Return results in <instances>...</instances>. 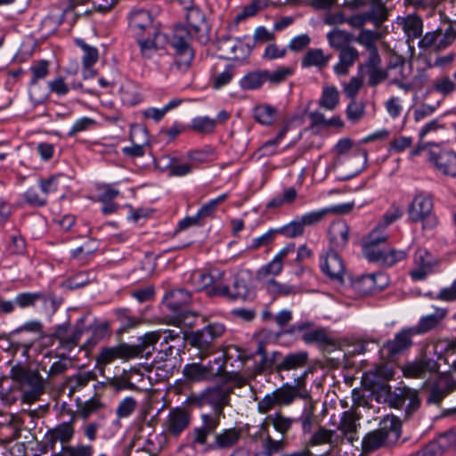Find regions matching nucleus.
Listing matches in <instances>:
<instances>
[{"label": "nucleus", "instance_id": "obj_30", "mask_svg": "<svg viewBox=\"0 0 456 456\" xmlns=\"http://www.w3.org/2000/svg\"><path fill=\"white\" fill-rule=\"evenodd\" d=\"M360 416L353 410L343 412L338 429L350 444L359 439L357 431L360 427Z\"/></svg>", "mask_w": 456, "mask_h": 456}, {"label": "nucleus", "instance_id": "obj_54", "mask_svg": "<svg viewBox=\"0 0 456 456\" xmlns=\"http://www.w3.org/2000/svg\"><path fill=\"white\" fill-rule=\"evenodd\" d=\"M379 38V33L370 29H362L354 41L362 45L367 52L378 51L376 42Z\"/></svg>", "mask_w": 456, "mask_h": 456}, {"label": "nucleus", "instance_id": "obj_18", "mask_svg": "<svg viewBox=\"0 0 456 456\" xmlns=\"http://www.w3.org/2000/svg\"><path fill=\"white\" fill-rule=\"evenodd\" d=\"M353 203L338 204L307 212L299 218L304 225L314 226L322 222L329 215H345L353 209Z\"/></svg>", "mask_w": 456, "mask_h": 456}, {"label": "nucleus", "instance_id": "obj_22", "mask_svg": "<svg viewBox=\"0 0 456 456\" xmlns=\"http://www.w3.org/2000/svg\"><path fill=\"white\" fill-rule=\"evenodd\" d=\"M456 389V381L446 374L440 375L430 386L428 404H439L445 396Z\"/></svg>", "mask_w": 456, "mask_h": 456}, {"label": "nucleus", "instance_id": "obj_43", "mask_svg": "<svg viewBox=\"0 0 456 456\" xmlns=\"http://www.w3.org/2000/svg\"><path fill=\"white\" fill-rule=\"evenodd\" d=\"M254 118L264 126H271L277 118V109L270 104H260L253 110Z\"/></svg>", "mask_w": 456, "mask_h": 456}, {"label": "nucleus", "instance_id": "obj_60", "mask_svg": "<svg viewBox=\"0 0 456 456\" xmlns=\"http://www.w3.org/2000/svg\"><path fill=\"white\" fill-rule=\"evenodd\" d=\"M276 231L277 233H281L286 238L293 239L302 236L305 232V227L300 218L297 217Z\"/></svg>", "mask_w": 456, "mask_h": 456}, {"label": "nucleus", "instance_id": "obj_16", "mask_svg": "<svg viewBox=\"0 0 456 456\" xmlns=\"http://www.w3.org/2000/svg\"><path fill=\"white\" fill-rule=\"evenodd\" d=\"M185 19L187 28L191 30L195 39L201 44L207 43L208 41L209 27L204 12L197 6L187 7Z\"/></svg>", "mask_w": 456, "mask_h": 456}, {"label": "nucleus", "instance_id": "obj_10", "mask_svg": "<svg viewBox=\"0 0 456 456\" xmlns=\"http://www.w3.org/2000/svg\"><path fill=\"white\" fill-rule=\"evenodd\" d=\"M38 301H41L47 311L51 313H55L61 304V301L56 297L55 294L50 291L20 292L16 295L12 302L14 303V306L17 305L24 309L34 307Z\"/></svg>", "mask_w": 456, "mask_h": 456}, {"label": "nucleus", "instance_id": "obj_49", "mask_svg": "<svg viewBox=\"0 0 456 456\" xmlns=\"http://www.w3.org/2000/svg\"><path fill=\"white\" fill-rule=\"evenodd\" d=\"M50 63L45 60L34 61L29 68L31 79L28 86H34L39 80L45 79L49 74Z\"/></svg>", "mask_w": 456, "mask_h": 456}, {"label": "nucleus", "instance_id": "obj_23", "mask_svg": "<svg viewBox=\"0 0 456 456\" xmlns=\"http://www.w3.org/2000/svg\"><path fill=\"white\" fill-rule=\"evenodd\" d=\"M388 235L386 232V228L378 225L373 229L369 235L362 241V254L368 261H371L382 250L379 245L386 243Z\"/></svg>", "mask_w": 456, "mask_h": 456}, {"label": "nucleus", "instance_id": "obj_28", "mask_svg": "<svg viewBox=\"0 0 456 456\" xmlns=\"http://www.w3.org/2000/svg\"><path fill=\"white\" fill-rule=\"evenodd\" d=\"M438 368L439 366L434 359L421 356L405 365L403 373L406 377L423 379L427 374L438 371Z\"/></svg>", "mask_w": 456, "mask_h": 456}, {"label": "nucleus", "instance_id": "obj_39", "mask_svg": "<svg viewBox=\"0 0 456 456\" xmlns=\"http://www.w3.org/2000/svg\"><path fill=\"white\" fill-rule=\"evenodd\" d=\"M276 397L279 407L290 405L297 398L304 396L300 393L298 386H292L289 384H284L280 388L273 391Z\"/></svg>", "mask_w": 456, "mask_h": 456}, {"label": "nucleus", "instance_id": "obj_48", "mask_svg": "<svg viewBox=\"0 0 456 456\" xmlns=\"http://www.w3.org/2000/svg\"><path fill=\"white\" fill-rule=\"evenodd\" d=\"M367 11L375 27H379L388 18V9L382 0H371L370 5Z\"/></svg>", "mask_w": 456, "mask_h": 456}, {"label": "nucleus", "instance_id": "obj_62", "mask_svg": "<svg viewBox=\"0 0 456 456\" xmlns=\"http://www.w3.org/2000/svg\"><path fill=\"white\" fill-rule=\"evenodd\" d=\"M116 317L120 322L121 331H126L129 329L134 328L139 324V319L131 314V312L126 308H118L115 311Z\"/></svg>", "mask_w": 456, "mask_h": 456}, {"label": "nucleus", "instance_id": "obj_25", "mask_svg": "<svg viewBox=\"0 0 456 456\" xmlns=\"http://www.w3.org/2000/svg\"><path fill=\"white\" fill-rule=\"evenodd\" d=\"M414 332L411 328L403 329L395 335V338L386 342L383 346V350L387 352L389 358H394L398 354H403L408 350L411 345V338Z\"/></svg>", "mask_w": 456, "mask_h": 456}, {"label": "nucleus", "instance_id": "obj_15", "mask_svg": "<svg viewBox=\"0 0 456 456\" xmlns=\"http://www.w3.org/2000/svg\"><path fill=\"white\" fill-rule=\"evenodd\" d=\"M296 250L295 243H289L281 248L273 258L272 261L263 265L257 272V278L266 284L268 280H274L283 269V262L287 256L293 254Z\"/></svg>", "mask_w": 456, "mask_h": 456}, {"label": "nucleus", "instance_id": "obj_34", "mask_svg": "<svg viewBox=\"0 0 456 456\" xmlns=\"http://www.w3.org/2000/svg\"><path fill=\"white\" fill-rule=\"evenodd\" d=\"M331 54H325L322 48H312L306 51L301 59L303 69L315 68L317 70H323L331 60Z\"/></svg>", "mask_w": 456, "mask_h": 456}, {"label": "nucleus", "instance_id": "obj_50", "mask_svg": "<svg viewBox=\"0 0 456 456\" xmlns=\"http://www.w3.org/2000/svg\"><path fill=\"white\" fill-rule=\"evenodd\" d=\"M94 448L91 444L63 445L61 452L52 456H93Z\"/></svg>", "mask_w": 456, "mask_h": 456}, {"label": "nucleus", "instance_id": "obj_56", "mask_svg": "<svg viewBox=\"0 0 456 456\" xmlns=\"http://www.w3.org/2000/svg\"><path fill=\"white\" fill-rule=\"evenodd\" d=\"M339 94L335 86H326L322 90L319 104L328 110H333L338 104Z\"/></svg>", "mask_w": 456, "mask_h": 456}, {"label": "nucleus", "instance_id": "obj_41", "mask_svg": "<svg viewBox=\"0 0 456 456\" xmlns=\"http://www.w3.org/2000/svg\"><path fill=\"white\" fill-rule=\"evenodd\" d=\"M96 375L92 371L77 373L66 379V386L69 389V395H74L76 392L86 387L91 380H94Z\"/></svg>", "mask_w": 456, "mask_h": 456}, {"label": "nucleus", "instance_id": "obj_9", "mask_svg": "<svg viewBox=\"0 0 456 456\" xmlns=\"http://www.w3.org/2000/svg\"><path fill=\"white\" fill-rule=\"evenodd\" d=\"M192 38H195V36L187 27L183 25L175 27L170 44L175 51V64L180 69H187L193 60L194 52L191 47Z\"/></svg>", "mask_w": 456, "mask_h": 456}, {"label": "nucleus", "instance_id": "obj_51", "mask_svg": "<svg viewBox=\"0 0 456 456\" xmlns=\"http://www.w3.org/2000/svg\"><path fill=\"white\" fill-rule=\"evenodd\" d=\"M216 126V119L209 117H196L190 125V128L201 134H209L214 133Z\"/></svg>", "mask_w": 456, "mask_h": 456}, {"label": "nucleus", "instance_id": "obj_19", "mask_svg": "<svg viewBox=\"0 0 456 456\" xmlns=\"http://www.w3.org/2000/svg\"><path fill=\"white\" fill-rule=\"evenodd\" d=\"M75 428L74 419L58 424L54 428L49 429L45 435V444L51 451H54L58 442L62 444H69L74 437Z\"/></svg>", "mask_w": 456, "mask_h": 456}, {"label": "nucleus", "instance_id": "obj_59", "mask_svg": "<svg viewBox=\"0 0 456 456\" xmlns=\"http://www.w3.org/2000/svg\"><path fill=\"white\" fill-rule=\"evenodd\" d=\"M288 128L285 126L279 131L276 136L266 141L259 149L261 157H268L276 153V149L287 134Z\"/></svg>", "mask_w": 456, "mask_h": 456}, {"label": "nucleus", "instance_id": "obj_32", "mask_svg": "<svg viewBox=\"0 0 456 456\" xmlns=\"http://www.w3.org/2000/svg\"><path fill=\"white\" fill-rule=\"evenodd\" d=\"M87 331H91V336L82 346V348L90 351L100 341L110 336V322L108 321L100 322L96 318L88 324Z\"/></svg>", "mask_w": 456, "mask_h": 456}, {"label": "nucleus", "instance_id": "obj_2", "mask_svg": "<svg viewBox=\"0 0 456 456\" xmlns=\"http://www.w3.org/2000/svg\"><path fill=\"white\" fill-rule=\"evenodd\" d=\"M224 273L217 268L193 271L187 284L195 291H206L210 297H228L230 288L224 281Z\"/></svg>", "mask_w": 456, "mask_h": 456}, {"label": "nucleus", "instance_id": "obj_57", "mask_svg": "<svg viewBox=\"0 0 456 456\" xmlns=\"http://www.w3.org/2000/svg\"><path fill=\"white\" fill-rule=\"evenodd\" d=\"M294 73V69L290 67H279L274 70H264L265 82L268 81L272 85H278L284 82L289 77Z\"/></svg>", "mask_w": 456, "mask_h": 456}, {"label": "nucleus", "instance_id": "obj_7", "mask_svg": "<svg viewBox=\"0 0 456 456\" xmlns=\"http://www.w3.org/2000/svg\"><path fill=\"white\" fill-rule=\"evenodd\" d=\"M433 199L429 194L419 191L415 194L408 208L409 219L412 223L422 224V230L432 231L437 225V217L433 212Z\"/></svg>", "mask_w": 456, "mask_h": 456}, {"label": "nucleus", "instance_id": "obj_26", "mask_svg": "<svg viewBox=\"0 0 456 456\" xmlns=\"http://www.w3.org/2000/svg\"><path fill=\"white\" fill-rule=\"evenodd\" d=\"M349 226L344 221H336L330 224L328 231L330 249L342 251L349 240Z\"/></svg>", "mask_w": 456, "mask_h": 456}, {"label": "nucleus", "instance_id": "obj_3", "mask_svg": "<svg viewBox=\"0 0 456 456\" xmlns=\"http://www.w3.org/2000/svg\"><path fill=\"white\" fill-rule=\"evenodd\" d=\"M10 375L26 403L35 402L45 392V382L37 370L18 363L11 368Z\"/></svg>", "mask_w": 456, "mask_h": 456}, {"label": "nucleus", "instance_id": "obj_37", "mask_svg": "<svg viewBox=\"0 0 456 456\" xmlns=\"http://www.w3.org/2000/svg\"><path fill=\"white\" fill-rule=\"evenodd\" d=\"M308 361V354L305 351L290 353L281 357L280 362L277 364V370H290L304 367Z\"/></svg>", "mask_w": 456, "mask_h": 456}, {"label": "nucleus", "instance_id": "obj_42", "mask_svg": "<svg viewBox=\"0 0 456 456\" xmlns=\"http://www.w3.org/2000/svg\"><path fill=\"white\" fill-rule=\"evenodd\" d=\"M327 40L331 48L341 51L352 46L350 43L353 40V35L347 31L334 28L327 34Z\"/></svg>", "mask_w": 456, "mask_h": 456}, {"label": "nucleus", "instance_id": "obj_45", "mask_svg": "<svg viewBox=\"0 0 456 456\" xmlns=\"http://www.w3.org/2000/svg\"><path fill=\"white\" fill-rule=\"evenodd\" d=\"M265 287L266 291L274 297L295 295L300 291L297 286L281 283L275 280H268Z\"/></svg>", "mask_w": 456, "mask_h": 456}, {"label": "nucleus", "instance_id": "obj_8", "mask_svg": "<svg viewBox=\"0 0 456 456\" xmlns=\"http://www.w3.org/2000/svg\"><path fill=\"white\" fill-rule=\"evenodd\" d=\"M220 361L221 358H215L207 363H187L183 368V375L190 383L215 381L224 372V364H220Z\"/></svg>", "mask_w": 456, "mask_h": 456}, {"label": "nucleus", "instance_id": "obj_5", "mask_svg": "<svg viewBox=\"0 0 456 456\" xmlns=\"http://www.w3.org/2000/svg\"><path fill=\"white\" fill-rule=\"evenodd\" d=\"M227 328L220 322H209L202 329L193 331L188 338L189 344L199 350L198 357L204 360L216 352V341L224 337Z\"/></svg>", "mask_w": 456, "mask_h": 456}, {"label": "nucleus", "instance_id": "obj_29", "mask_svg": "<svg viewBox=\"0 0 456 456\" xmlns=\"http://www.w3.org/2000/svg\"><path fill=\"white\" fill-rule=\"evenodd\" d=\"M191 301V292L185 289H172L163 298L165 305L175 314H182Z\"/></svg>", "mask_w": 456, "mask_h": 456}, {"label": "nucleus", "instance_id": "obj_21", "mask_svg": "<svg viewBox=\"0 0 456 456\" xmlns=\"http://www.w3.org/2000/svg\"><path fill=\"white\" fill-rule=\"evenodd\" d=\"M429 161L436 170L444 175L456 177V153L452 151L440 150L429 152Z\"/></svg>", "mask_w": 456, "mask_h": 456}, {"label": "nucleus", "instance_id": "obj_31", "mask_svg": "<svg viewBox=\"0 0 456 456\" xmlns=\"http://www.w3.org/2000/svg\"><path fill=\"white\" fill-rule=\"evenodd\" d=\"M241 436L239 429L226 428L222 432L215 435V439L212 443L207 444V451L214 450H227L237 444Z\"/></svg>", "mask_w": 456, "mask_h": 456}, {"label": "nucleus", "instance_id": "obj_36", "mask_svg": "<svg viewBox=\"0 0 456 456\" xmlns=\"http://www.w3.org/2000/svg\"><path fill=\"white\" fill-rule=\"evenodd\" d=\"M455 91L456 83L448 75H444L433 80L431 86L425 91L423 98L426 100L436 92L442 95L440 100L444 101V98L452 95Z\"/></svg>", "mask_w": 456, "mask_h": 456}, {"label": "nucleus", "instance_id": "obj_6", "mask_svg": "<svg viewBox=\"0 0 456 456\" xmlns=\"http://www.w3.org/2000/svg\"><path fill=\"white\" fill-rule=\"evenodd\" d=\"M214 386L207 387L198 394L189 397L191 405L201 408L208 405L212 408V415L224 416V409L230 404L231 388L223 385L221 380Z\"/></svg>", "mask_w": 456, "mask_h": 456}, {"label": "nucleus", "instance_id": "obj_24", "mask_svg": "<svg viewBox=\"0 0 456 456\" xmlns=\"http://www.w3.org/2000/svg\"><path fill=\"white\" fill-rule=\"evenodd\" d=\"M391 402L395 407H401L407 402L405 409L406 418L414 413L420 406L418 391L407 387L397 388L393 395Z\"/></svg>", "mask_w": 456, "mask_h": 456}, {"label": "nucleus", "instance_id": "obj_13", "mask_svg": "<svg viewBox=\"0 0 456 456\" xmlns=\"http://www.w3.org/2000/svg\"><path fill=\"white\" fill-rule=\"evenodd\" d=\"M191 420V416L185 408H172L162 422L163 433L169 437L177 438L188 428Z\"/></svg>", "mask_w": 456, "mask_h": 456}, {"label": "nucleus", "instance_id": "obj_20", "mask_svg": "<svg viewBox=\"0 0 456 456\" xmlns=\"http://www.w3.org/2000/svg\"><path fill=\"white\" fill-rule=\"evenodd\" d=\"M217 50L224 59L242 60L249 53V47L240 39L223 37L217 41Z\"/></svg>", "mask_w": 456, "mask_h": 456}, {"label": "nucleus", "instance_id": "obj_1", "mask_svg": "<svg viewBox=\"0 0 456 456\" xmlns=\"http://www.w3.org/2000/svg\"><path fill=\"white\" fill-rule=\"evenodd\" d=\"M159 332H148L139 338L135 346L119 344L116 346L103 347L96 356V366L102 371L117 359H126L137 356L150 357L159 341Z\"/></svg>", "mask_w": 456, "mask_h": 456}, {"label": "nucleus", "instance_id": "obj_4", "mask_svg": "<svg viewBox=\"0 0 456 456\" xmlns=\"http://www.w3.org/2000/svg\"><path fill=\"white\" fill-rule=\"evenodd\" d=\"M401 435V424L399 419L394 416L385 417L380 427L369 432L362 440L363 452H372L382 446L396 442Z\"/></svg>", "mask_w": 456, "mask_h": 456}, {"label": "nucleus", "instance_id": "obj_63", "mask_svg": "<svg viewBox=\"0 0 456 456\" xmlns=\"http://www.w3.org/2000/svg\"><path fill=\"white\" fill-rule=\"evenodd\" d=\"M287 445L283 438L274 440L269 434L266 435L263 441V450L265 456H273L275 453L282 452Z\"/></svg>", "mask_w": 456, "mask_h": 456}, {"label": "nucleus", "instance_id": "obj_53", "mask_svg": "<svg viewBox=\"0 0 456 456\" xmlns=\"http://www.w3.org/2000/svg\"><path fill=\"white\" fill-rule=\"evenodd\" d=\"M269 5L266 0H252L250 4L245 5L243 9L235 16V22L240 23L244 20L255 16L259 11L264 10Z\"/></svg>", "mask_w": 456, "mask_h": 456}, {"label": "nucleus", "instance_id": "obj_17", "mask_svg": "<svg viewBox=\"0 0 456 456\" xmlns=\"http://www.w3.org/2000/svg\"><path fill=\"white\" fill-rule=\"evenodd\" d=\"M201 425L192 429L191 433V443L195 445H206L208 436L216 434L220 424V418L217 415L204 413L200 415Z\"/></svg>", "mask_w": 456, "mask_h": 456}, {"label": "nucleus", "instance_id": "obj_14", "mask_svg": "<svg viewBox=\"0 0 456 456\" xmlns=\"http://www.w3.org/2000/svg\"><path fill=\"white\" fill-rule=\"evenodd\" d=\"M129 28L136 38L145 36H161L158 28L153 24L151 13L144 9H134L130 12Z\"/></svg>", "mask_w": 456, "mask_h": 456}, {"label": "nucleus", "instance_id": "obj_12", "mask_svg": "<svg viewBox=\"0 0 456 456\" xmlns=\"http://www.w3.org/2000/svg\"><path fill=\"white\" fill-rule=\"evenodd\" d=\"M338 250L328 248L320 256V268L330 280L343 283L346 267Z\"/></svg>", "mask_w": 456, "mask_h": 456}, {"label": "nucleus", "instance_id": "obj_40", "mask_svg": "<svg viewBox=\"0 0 456 456\" xmlns=\"http://www.w3.org/2000/svg\"><path fill=\"white\" fill-rule=\"evenodd\" d=\"M407 257V252L401 249H382L379 255L370 262L377 263L382 266L391 267Z\"/></svg>", "mask_w": 456, "mask_h": 456}, {"label": "nucleus", "instance_id": "obj_44", "mask_svg": "<svg viewBox=\"0 0 456 456\" xmlns=\"http://www.w3.org/2000/svg\"><path fill=\"white\" fill-rule=\"evenodd\" d=\"M266 420L282 436L287 434L291 429L292 425L297 422V419L286 417L280 411L268 415Z\"/></svg>", "mask_w": 456, "mask_h": 456}, {"label": "nucleus", "instance_id": "obj_52", "mask_svg": "<svg viewBox=\"0 0 456 456\" xmlns=\"http://www.w3.org/2000/svg\"><path fill=\"white\" fill-rule=\"evenodd\" d=\"M265 82L264 70L249 72L240 80L242 90H256Z\"/></svg>", "mask_w": 456, "mask_h": 456}, {"label": "nucleus", "instance_id": "obj_61", "mask_svg": "<svg viewBox=\"0 0 456 456\" xmlns=\"http://www.w3.org/2000/svg\"><path fill=\"white\" fill-rule=\"evenodd\" d=\"M88 317V314H85L77 319L74 326V330L71 334H69L68 349H71L77 346L84 332L87 331L86 321Z\"/></svg>", "mask_w": 456, "mask_h": 456}, {"label": "nucleus", "instance_id": "obj_35", "mask_svg": "<svg viewBox=\"0 0 456 456\" xmlns=\"http://www.w3.org/2000/svg\"><path fill=\"white\" fill-rule=\"evenodd\" d=\"M358 50L354 47H346L341 49L338 53V61L333 67L335 74L338 76H346L349 73L350 69L354 65L359 58Z\"/></svg>", "mask_w": 456, "mask_h": 456}, {"label": "nucleus", "instance_id": "obj_27", "mask_svg": "<svg viewBox=\"0 0 456 456\" xmlns=\"http://www.w3.org/2000/svg\"><path fill=\"white\" fill-rule=\"evenodd\" d=\"M415 267L411 271L410 275L413 281H422L432 272L434 259L432 255L426 248H419L414 254Z\"/></svg>", "mask_w": 456, "mask_h": 456}, {"label": "nucleus", "instance_id": "obj_46", "mask_svg": "<svg viewBox=\"0 0 456 456\" xmlns=\"http://www.w3.org/2000/svg\"><path fill=\"white\" fill-rule=\"evenodd\" d=\"M402 26L404 33L409 39L419 38L422 34V20L416 15H408L402 20Z\"/></svg>", "mask_w": 456, "mask_h": 456}, {"label": "nucleus", "instance_id": "obj_58", "mask_svg": "<svg viewBox=\"0 0 456 456\" xmlns=\"http://www.w3.org/2000/svg\"><path fill=\"white\" fill-rule=\"evenodd\" d=\"M236 74V67L232 64L225 66L224 71L215 74L211 78L213 88L220 89L228 85Z\"/></svg>", "mask_w": 456, "mask_h": 456}, {"label": "nucleus", "instance_id": "obj_11", "mask_svg": "<svg viewBox=\"0 0 456 456\" xmlns=\"http://www.w3.org/2000/svg\"><path fill=\"white\" fill-rule=\"evenodd\" d=\"M314 323L309 321H300L294 323L289 329L283 331L284 334L296 335L301 334V339L307 345H330V338L322 328L313 330Z\"/></svg>", "mask_w": 456, "mask_h": 456}, {"label": "nucleus", "instance_id": "obj_55", "mask_svg": "<svg viewBox=\"0 0 456 456\" xmlns=\"http://www.w3.org/2000/svg\"><path fill=\"white\" fill-rule=\"evenodd\" d=\"M76 45L81 48L84 52L82 57L83 67H92L99 59V53L96 47L87 45L83 39H75Z\"/></svg>", "mask_w": 456, "mask_h": 456}, {"label": "nucleus", "instance_id": "obj_47", "mask_svg": "<svg viewBox=\"0 0 456 456\" xmlns=\"http://www.w3.org/2000/svg\"><path fill=\"white\" fill-rule=\"evenodd\" d=\"M159 37L160 36H145L136 38L141 54L143 58H153L154 54L161 48L158 44Z\"/></svg>", "mask_w": 456, "mask_h": 456}, {"label": "nucleus", "instance_id": "obj_38", "mask_svg": "<svg viewBox=\"0 0 456 456\" xmlns=\"http://www.w3.org/2000/svg\"><path fill=\"white\" fill-rule=\"evenodd\" d=\"M453 437L452 433H446L441 436L437 440L428 444L423 449L412 456H442L449 447V441Z\"/></svg>", "mask_w": 456, "mask_h": 456}, {"label": "nucleus", "instance_id": "obj_64", "mask_svg": "<svg viewBox=\"0 0 456 456\" xmlns=\"http://www.w3.org/2000/svg\"><path fill=\"white\" fill-rule=\"evenodd\" d=\"M23 199L31 207L41 208L47 204L46 197L42 191L40 193L35 188L28 189L23 194Z\"/></svg>", "mask_w": 456, "mask_h": 456}, {"label": "nucleus", "instance_id": "obj_33", "mask_svg": "<svg viewBox=\"0 0 456 456\" xmlns=\"http://www.w3.org/2000/svg\"><path fill=\"white\" fill-rule=\"evenodd\" d=\"M447 315L444 308H436L434 314L422 316L417 325L411 327L415 335L425 334L436 329Z\"/></svg>", "mask_w": 456, "mask_h": 456}]
</instances>
